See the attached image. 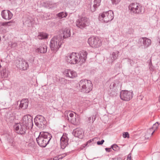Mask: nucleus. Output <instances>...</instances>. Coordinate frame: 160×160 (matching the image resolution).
<instances>
[{
    "label": "nucleus",
    "mask_w": 160,
    "mask_h": 160,
    "mask_svg": "<svg viewBox=\"0 0 160 160\" xmlns=\"http://www.w3.org/2000/svg\"><path fill=\"white\" fill-rule=\"evenodd\" d=\"M52 136L48 132H40L38 137L36 138L37 142L41 147L46 146L51 139Z\"/></svg>",
    "instance_id": "nucleus-1"
},
{
    "label": "nucleus",
    "mask_w": 160,
    "mask_h": 160,
    "mask_svg": "<svg viewBox=\"0 0 160 160\" xmlns=\"http://www.w3.org/2000/svg\"><path fill=\"white\" fill-rule=\"evenodd\" d=\"M63 42L62 36L61 35H56L51 40L50 47L52 51L56 52L61 47L62 43Z\"/></svg>",
    "instance_id": "nucleus-2"
},
{
    "label": "nucleus",
    "mask_w": 160,
    "mask_h": 160,
    "mask_svg": "<svg viewBox=\"0 0 160 160\" xmlns=\"http://www.w3.org/2000/svg\"><path fill=\"white\" fill-rule=\"evenodd\" d=\"M80 91L83 93H88L92 88V84L91 81L86 79H82L79 82Z\"/></svg>",
    "instance_id": "nucleus-3"
},
{
    "label": "nucleus",
    "mask_w": 160,
    "mask_h": 160,
    "mask_svg": "<svg viewBox=\"0 0 160 160\" xmlns=\"http://www.w3.org/2000/svg\"><path fill=\"white\" fill-rule=\"evenodd\" d=\"M129 10L134 14H142L144 12V9L142 5L138 3H132L128 7Z\"/></svg>",
    "instance_id": "nucleus-4"
},
{
    "label": "nucleus",
    "mask_w": 160,
    "mask_h": 160,
    "mask_svg": "<svg viewBox=\"0 0 160 160\" xmlns=\"http://www.w3.org/2000/svg\"><path fill=\"white\" fill-rule=\"evenodd\" d=\"M114 18V14L112 10L104 12L99 15L98 19L100 21L108 22L112 20Z\"/></svg>",
    "instance_id": "nucleus-5"
},
{
    "label": "nucleus",
    "mask_w": 160,
    "mask_h": 160,
    "mask_svg": "<svg viewBox=\"0 0 160 160\" xmlns=\"http://www.w3.org/2000/svg\"><path fill=\"white\" fill-rule=\"evenodd\" d=\"M35 125L39 128L43 129L47 125V122L45 118L42 115H37L34 119Z\"/></svg>",
    "instance_id": "nucleus-6"
},
{
    "label": "nucleus",
    "mask_w": 160,
    "mask_h": 160,
    "mask_svg": "<svg viewBox=\"0 0 160 160\" xmlns=\"http://www.w3.org/2000/svg\"><path fill=\"white\" fill-rule=\"evenodd\" d=\"M119 87V82L118 80H115L111 83L108 90L109 95L112 97L116 96L118 94Z\"/></svg>",
    "instance_id": "nucleus-7"
},
{
    "label": "nucleus",
    "mask_w": 160,
    "mask_h": 160,
    "mask_svg": "<svg viewBox=\"0 0 160 160\" xmlns=\"http://www.w3.org/2000/svg\"><path fill=\"white\" fill-rule=\"evenodd\" d=\"M88 43L91 47L95 48L99 47L102 45L101 40L97 37L89 38Z\"/></svg>",
    "instance_id": "nucleus-8"
},
{
    "label": "nucleus",
    "mask_w": 160,
    "mask_h": 160,
    "mask_svg": "<svg viewBox=\"0 0 160 160\" xmlns=\"http://www.w3.org/2000/svg\"><path fill=\"white\" fill-rule=\"evenodd\" d=\"M76 24L78 27L82 29L89 25V21L86 17H82L78 19L76 22Z\"/></svg>",
    "instance_id": "nucleus-9"
},
{
    "label": "nucleus",
    "mask_w": 160,
    "mask_h": 160,
    "mask_svg": "<svg viewBox=\"0 0 160 160\" xmlns=\"http://www.w3.org/2000/svg\"><path fill=\"white\" fill-rule=\"evenodd\" d=\"M133 93L132 91L122 90L120 92V98L125 101H129L132 98Z\"/></svg>",
    "instance_id": "nucleus-10"
},
{
    "label": "nucleus",
    "mask_w": 160,
    "mask_h": 160,
    "mask_svg": "<svg viewBox=\"0 0 160 160\" xmlns=\"http://www.w3.org/2000/svg\"><path fill=\"white\" fill-rule=\"evenodd\" d=\"M78 53L72 52L68 58V62L71 64H76L80 62V57Z\"/></svg>",
    "instance_id": "nucleus-11"
},
{
    "label": "nucleus",
    "mask_w": 160,
    "mask_h": 160,
    "mask_svg": "<svg viewBox=\"0 0 160 160\" xmlns=\"http://www.w3.org/2000/svg\"><path fill=\"white\" fill-rule=\"evenodd\" d=\"M22 123L27 128L32 127L33 125L32 118L29 115L24 116L22 119Z\"/></svg>",
    "instance_id": "nucleus-12"
},
{
    "label": "nucleus",
    "mask_w": 160,
    "mask_h": 160,
    "mask_svg": "<svg viewBox=\"0 0 160 160\" xmlns=\"http://www.w3.org/2000/svg\"><path fill=\"white\" fill-rule=\"evenodd\" d=\"M151 40L146 37H142L139 38L138 42L140 47H142L143 46L144 48L148 47L151 45Z\"/></svg>",
    "instance_id": "nucleus-13"
},
{
    "label": "nucleus",
    "mask_w": 160,
    "mask_h": 160,
    "mask_svg": "<svg viewBox=\"0 0 160 160\" xmlns=\"http://www.w3.org/2000/svg\"><path fill=\"white\" fill-rule=\"evenodd\" d=\"M14 128L17 133L24 134L27 129V128L22 123H17L14 126Z\"/></svg>",
    "instance_id": "nucleus-14"
},
{
    "label": "nucleus",
    "mask_w": 160,
    "mask_h": 160,
    "mask_svg": "<svg viewBox=\"0 0 160 160\" xmlns=\"http://www.w3.org/2000/svg\"><path fill=\"white\" fill-rule=\"evenodd\" d=\"M1 15L3 19L9 20L12 18L13 14L10 11L5 10L2 11Z\"/></svg>",
    "instance_id": "nucleus-15"
},
{
    "label": "nucleus",
    "mask_w": 160,
    "mask_h": 160,
    "mask_svg": "<svg viewBox=\"0 0 160 160\" xmlns=\"http://www.w3.org/2000/svg\"><path fill=\"white\" fill-rule=\"evenodd\" d=\"M69 116L70 117L71 123L74 125H77L79 123V120L78 119V115L76 113H70L69 114Z\"/></svg>",
    "instance_id": "nucleus-16"
},
{
    "label": "nucleus",
    "mask_w": 160,
    "mask_h": 160,
    "mask_svg": "<svg viewBox=\"0 0 160 160\" xmlns=\"http://www.w3.org/2000/svg\"><path fill=\"white\" fill-rule=\"evenodd\" d=\"M72 134L75 137L82 138L84 136V132L82 129L77 128L74 129Z\"/></svg>",
    "instance_id": "nucleus-17"
},
{
    "label": "nucleus",
    "mask_w": 160,
    "mask_h": 160,
    "mask_svg": "<svg viewBox=\"0 0 160 160\" xmlns=\"http://www.w3.org/2000/svg\"><path fill=\"white\" fill-rule=\"evenodd\" d=\"M68 139L66 136L63 135L61 138L60 144L61 148L64 149L68 145Z\"/></svg>",
    "instance_id": "nucleus-18"
},
{
    "label": "nucleus",
    "mask_w": 160,
    "mask_h": 160,
    "mask_svg": "<svg viewBox=\"0 0 160 160\" xmlns=\"http://www.w3.org/2000/svg\"><path fill=\"white\" fill-rule=\"evenodd\" d=\"M64 73L67 77L72 78H73L77 76L76 72L70 70H66L64 71Z\"/></svg>",
    "instance_id": "nucleus-19"
},
{
    "label": "nucleus",
    "mask_w": 160,
    "mask_h": 160,
    "mask_svg": "<svg viewBox=\"0 0 160 160\" xmlns=\"http://www.w3.org/2000/svg\"><path fill=\"white\" fill-rule=\"evenodd\" d=\"M20 63L19 68L20 69L23 70H27L29 67L28 64L25 60L22 59Z\"/></svg>",
    "instance_id": "nucleus-20"
},
{
    "label": "nucleus",
    "mask_w": 160,
    "mask_h": 160,
    "mask_svg": "<svg viewBox=\"0 0 160 160\" xmlns=\"http://www.w3.org/2000/svg\"><path fill=\"white\" fill-rule=\"evenodd\" d=\"M5 117L6 121L8 122H13L15 119L14 114L11 112L6 113Z\"/></svg>",
    "instance_id": "nucleus-21"
},
{
    "label": "nucleus",
    "mask_w": 160,
    "mask_h": 160,
    "mask_svg": "<svg viewBox=\"0 0 160 160\" xmlns=\"http://www.w3.org/2000/svg\"><path fill=\"white\" fill-rule=\"evenodd\" d=\"M63 39L66 38L71 36V32L69 28H65L62 30Z\"/></svg>",
    "instance_id": "nucleus-22"
},
{
    "label": "nucleus",
    "mask_w": 160,
    "mask_h": 160,
    "mask_svg": "<svg viewBox=\"0 0 160 160\" xmlns=\"http://www.w3.org/2000/svg\"><path fill=\"white\" fill-rule=\"evenodd\" d=\"M28 100L27 99H22L20 102L19 107L23 109H26L28 106Z\"/></svg>",
    "instance_id": "nucleus-23"
},
{
    "label": "nucleus",
    "mask_w": 160,
    "mask_h": 160,
    "mask_svg": "<svg viewBox=\"0 0 160 160\" xmlns=\"http://www.w3.org/2000/svg\"><path fill=\"white\" fill-rule=\"evenodd\" d=\"M101 0H94V4L92 7L91 6L90 9L92 12H95L97 8L100 5Z\"/></svg>",
    "instance_id": "nucleus-24"
},
{
    "label": "nucleus",
    "mask_w": 160,
    "mask_h": 160,
    "mask_svg": "<svg viewBox=\"0 0 160 160\" xmlns=\"http://www.w3.org/2000/svg\"><path fill=\"white\" fill-rule=\"evenodd\" d=\"M88 53L84 51H83L79 54L80 57V62L81 61L82 63L85 62L87 58Z\"/></svg>",
    "instance_id": "nucleus-25"
},
{
    "label": "nucleus",
    "mask_w": 160,
    "mask_h": 160,
    "mask_svg": "<svg viewBox=\"0 0 160 160\" xmlns=\"http://www.w3.org/2000/svg\"><path fill=\"white\" fill-rule=\"evenodd\" d=\"M47 47L45 44H43L40 46L39 48H38L36 50L37 52H40L41 53H45L47 51Z\"/></svg>",
    "instance_id": "nucleus-26"
},
{
    "label": "nucleus",
    "mask_w": 160,
    "mask_h": 160,
    "mask_svg": "<svg viewBox=\"0 0 160 160\" xmlns=\"http://www.w3.org/2000/svg\"><path fill=\"white\" fill-rule=\"evenodd\" d=\"M119 53V51H116L112 53L110 56V58L112 61V62L115 60L117 58L118 56V54Z\"/></svg>",
    "instance_id": "nucleus-27"
},
{
    "label": "nucleus",
    "mask_w": 160,
    "mask_h": 160,
    "mask_svg": "<svg viewBox=\"0 0 160 160\" xmlns=\"http://www.w3.org/2000/svg\"><path fill=\"white\" fill-rule=\"evenodd\" d=\"M48 34L44 32H40L38 35L37 38L39 39H45L48 38Z\"/></svg>",
    "instance_id": "nucleus-28"
},
{
    "label": "nucleus",
    "mask_w": 160,
    "mask_h": 160,
    "mask_svg": "<svg viewBox=\"0 0 160 160\" xmlns=\"http://www.w3.org/2000/svg\"><path fill=\"white\" fill-rule=\"evenodd\" d=\"M68 13L66 12H62L57 14V15L59 18L61 19L63 18H65L67 16Z\"/></svg>",
    "instance_id": "nucleus-29"
},
{
    "label": "nucleus",
    "mask_w": 160,
    "mask_h": 160,
    "mask_svg": "<svg viewBox=\"0 0 160 160\" xmlns=\"http://www.w3.org/2000/svg\"><path fill=\"white\" fill-rule=\"evenodd\" d=\"M112 148L115 151H119V147L116 144H114L111 146Z\"/></svg>",
    "instance_id": "nucleus-30"
},
{
    "label": "nucleus",
    "mask_w": 160,
    "mask_h": 160,
    "mask_svg": "<svg viewBox=\"0 0 160 160\" xmlns=\"http://www.w3.org/2000/svg\"><path fill=\"white\" fill-rule=\"evenodd\" d=\"M12 22L11 21L8 22H0L1 25L3 26H8L11 25V23Z\"/></svg>",
    "instance_id": "nucleus-31"
},
{
    "label": "nucleus",
    "mask_w": 160,
    "mask_h": 160,
    "mask_svg": "<svg viewBox=\"0 0 160 160\" xmlns=\"http://www.w3.org/2000/svg\"><path fill=\"white\" fill-rule=\"evenodd\" d=\"M159 125L158 122H156L152 126V128L150 129H154V131L152 132V135L155 132V130L157 129Z\"/></svg>",
    "instance_id": "nucleus-32"
},
{
    "label": "nucleus",
    "mask_w": 160,
    "mask_h": 160,
    "mask_svg": "<svg viewBox=\"0 0 160 160\" xmlns=\"http://www.w3.org/2000/svg\"><path fill=\"white\" fill-rule=\"evenodd\" d=\"M65 155L62 156V155H60L58 156L55 157L53 158V160H58L59 159H62L64 157L66 156L67 155L66 153L64 154Z\"/></svg>",
    "instance_id": "nucleus-33"
},
{
    "label": "nucleus",
    "mask_w": 160,
    "mask_h": 160,
    "mask_svg": "<svg viewBox=\"0 0 160 160\" xmlns=\"http://www.w3.org/2000/svg\"><path fill=\"white\" fill-rule=\"evenodd\" d=\"M150 63H149V70L150 71L153 72L155 68L152 65L151 60H150Z\"/></svg>",
    "instance_id": "nucleus-34"
},
{
    "label": "nucleus",
    "mask_w": 160,
    "mask_h": 160,
    "mask_svg": "<svg viewBox=\"0 0 160 160\" xmlns=\"http://www.w3.org/2000/svg\"><path fill=\"white\" fill-rule=\"evenodd\" d=\"M93 139L89 140L85 144L86 146H89L90 144V143L93 141Z\"/></svg>",
    "instance_id": "nucleus-35"
},
{
    "label": "nucleus",
    "mask_w": 160,
    "mask_h": 160,
    "mask_svg": "<svg viewBox=\"0 0 160 160\" xmlns=\"http://www.w3.org/2000/svg\"><path fill=\"white\" fill-rule=\"evenodd\" d=\"M113 4H118L121 0H111Z\"/></svg>",
    "instance_id": "nucleus-36"
},
{
    "label": "nucleus",
    "mask_w": 160,
    "mask_h": 160,
    "mask_svg": "<svg viewBox=\"0 0 160 160\" xmlns=\"http://www.w3.org/2000/svg\"><path fill=\"white\" fill-rule=\"evenodd\" d=\"M60 82L62 84H65L66 83L67 80L64 78H61L60 79Z\"/></svg>",
    "instance_id": "nucleus-37"
},
{
    "label": "nucleus",
    "mask_w": 160,
    "mask_h": 160,
    "mask_svg": "<svg viewBox=\"0 0 160 160\" xmlns=\"http://www.w3.org/2000/svg\"><path fill=\"white\" fill-rule=\"evenodd\" d=\"M123 136L124 138H128L129 135L128 132H126L123 133Z\"/></svg>",
    "instance_id": "nucleus-38"
},
{
    "label": "nucleus",
    "mask_w": 160,
    "mask_h": 160,
    "mask_svg": "<svg viewBox=\"0 0 160 160\" xmlns=\"http://www.w3.org/2000/svg\"><path fill=\"white\" fill-rule=\"evenodd\" d=\"M104 142V140L103 139L101 140L100 141H98L97 142V144L98 145H101Z\"/></svg>",
    "instance_id": "nucleus-39"
},
{
    "label": "nucleus",
    "mask_w": 160,
    "mask_h": 160,
    "mask_svg": "<svg viewBox=\"0 0 160 160\" xmlns=\"http://www.w3.org/2000/svg\"><path fill=\"white\" fill-rule=\"evenodd\" d=\"M111 149H112L111 147V148H106L105 150L106 151V152H111Z\"/></svg>",
    "instance_id": "nucleus-40"
},
{
    "label": "nucleus",
    "mask_w": 160,
    "mask_h": 160,
    "mask_svg": "<svg viewBox=\"0 0 160 160\" xmlns=\"http://www.w3.org/2000/svg\"><path fill=\"white\" fill-rule=\"evenodd\" d=\"M127 160H132L131 159V157L130 154H129L127 158Z\"/></svg>",
    "instance_id": "nucleus-41"
},
{
    "label": "nucleus",
    "mask_w": 160,
    "mask_h": 160,
    "mask_svg": "<svg viewBox=\"0 0 160 160\" xmlns=\"http://www.w3.org/2000/svg\"><path fill=\"white\" fill-rule=\"evenodd\" d=\"M111 160H122V159L121 158H112Z\"/></svg>",
    "instance_id": "nucleus-42"
},
{
    "label": "nucleus",
    "mask_w": 160,
    "mask_h": 160,
    "mask_svg": "<svg viewBox=\"0 0 160 160\" xmlns=\"http://www.w3.org/2000/svg\"><path fill=\"white\" fill-rule=\"evenodd\" d=\"M91 120V117H89V118H88V120L89 121H90V120Z\"/></svg>",
    "instance_id": "nucleus-43"
},
{
    "label": "nucleus",
    "mask_w": 160,
    "mask_h": 160,
    "mask_svg": "<svg viewBox=\"0 0 160 160\" xmlns=\"http://www.w3.org/2000/svg\"><path fill=\"white\" fill-rule=\"evenodd\" d=\"M3 74L4 76V75H5V72H4L3 71ZM5 76L6 77V76Z\"/></svg>",
    "instance_id": "nucleus-44"
},
{
    "label": "nucleus",
    "mask_w": 160,
    "mask_h": 160,
    "mask_svg": "<svg viewBox=\"0 0 160 160\" xmlns=\"http://www.w3.org/2000/svg\"><path fill=\"white\" fill-rule=\"evenodd\" d=\"M13 142V140H12L11 141V142L10 141V143H12Z\"/></svg>",
    "instance_id": "nucleus-45"
},
{
    "label": "nucleus",
    "mask_w": 160,
    "mask_h": 160,
    "mask_svg": "<svg viewBox=\"0 0 160 160\" xmlns=\"http://www.w3.org/2000/svg\"><path fill=\"white\" fill-rule=\"evenodd\" d=\"M159 102H160V96H159Z\"/></svg>",
    "instance_id": "nucleus-46"
},
{
    "label": "nucleus",
    "mask_w": 160,
    "mask_h": 160,
    "mask_svg": "<svg viewBox=\"0 0 160 160\" xmlns=\"http://www.w3.org/2000/svg\"><path fill=\"white\" fill-rule=\"evenodd\" d=\"M159 43L160 44V38L159 39Z\"/></svg>",
    "instance_id": "nucleus-47"
},
{
    "label": "nucleus",
    "mask_w": 160,
    "mask_h": 160,
    "mask_svg": "<svg viewBox=\"0 0 160 160\" xmlns=\"http://www.w3.org/2000/svg\"><path fill=\"white\" fill-rule=\"evenodd\" d=\"M30 23H31V25H32V23H32V22H31V21H30Z\"/></svg>",
    "instance_id": "nucleus-48"
},
{
    "label": "nucleus",
    "mask_w": 160,
    "mask_h": 160,
    "mask_svg": "<svg viewBox=\"0 0 160 160\" xmlns=\"http://www.w3.org/2000/svg\"><path fill=\"white\" fill-rule=\"evenodd\" d=\"M132 31H133V29H132Z\"/></svg>",
    "instance_id": "nucleus-49"
}]
</instances>
